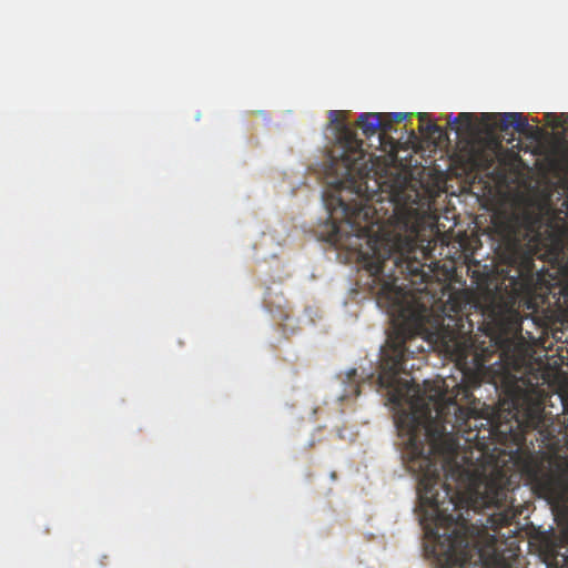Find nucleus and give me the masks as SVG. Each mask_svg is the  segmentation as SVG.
Masks as SVG:
<instances>
[{
    "label": "nucleus",
    "mask_w": 568,
    "mask_h": 568,
    "mask_svg": "<svg viewBox=\"0 0 568 568\" xmlns=\"http://www.w3.org/2000/svg\"><path fill=\"white\" fill-rule=\"evenodd\" d=\"M377 382L393 404L412 405L410 413L398 416L396 427L407 468L418 478L422 523L440 568H490L501 561L498 537L480 536L459 511L496 508L487 518L495 532L518 516L510 497L518 475L497 464H475L467 450L460 452L459 437H478L474 410L444 394L424 403L419 386L399 375H378Z\"/></svg>",
    "instance_id": "obj_1"
},
{
    "label": "nucleus",
    "mask_w": 568,
    "mask_h": 568,
    "mask_svg": "<svg viewBox=\"0 0 568 568\" xmlns=\"http://www.w3.org/2000/svg\"><path fill=\"white\" fill-rule=\"evenodd\" d=\"M328 122L334 131V144L326 152L322 150V183L334 189H355L372 172V155L365 152L363 141L347 123L345 111H329Z\"/></svg>",
    "instance_id": "obj_2"
},
{
    "label": "nucleus",
    "mask_w": 568,
    "mask_h": 568,
    "mask_svg": "<svg viewBox=\"0 0 568 568\" xmlns=\"http://www.w3.org/2000/svg\"><path fill=\"white\" fill-rule=\"evenodd\" d=\"M539 217L531 213L513 215L495 225L501 260L517 271L518 277L532 276L534 256L540 233Z\"/></svg>",
    "instance_id": "obj_3"
},
{
    "label": "nucleus",
    "mask_w": 568,
    "mask_h": 568,
    "mask_svg": "<svg viewBox=\"0 0 568 568\" xmlns=\"http://www.w3.org/2000/svg\"><path fill=\"white\" fill-rule=\"evenodd\" d=\"M443 344L446 352L455 358L457 365L466 372H473L476 385L481 382L497 385L496 374L504 367L499 365L498 369L495 371L493 365H489L495 352L489 346H485L484 342L479 345L471 335V329L465 333L460 329L448 331L445 328Z\"/></svg>",
    "instance_id": "obj_4"
},
{
    "label": "nucleus",
    "mask_w": 568,
    "mask_h": 568,
    "mask_svg": "<svg viewBox=\"0 0 568 568\" xmlns=\"http://www.w3.org/2000/svg\"><path fill=\"white\" fill-rule=\"evenodd\" d=\"M480 120L487 132H493L496 129L506 132L509 128H513L517 133L529 139H538L541 133L540 129L530 125L527 118L520 112H483L480 113Z\"/></svg>",
    "instance_id": "obj_5"
},
{
    "label": "nucleus",
    "mask_w": 568,
    "mask_h": 568,
    "mask_svg": "<svg viewBox=\"0 0 568 568\" xmlns=\"http://www.w3.org/2000/svg\"><path fill=\"white\" fill-rule=\"evenodd\" d=\"M357 125L366 138H371L382 131L384 133L392 130V123L383 120V113L366 112L359 114Z\"/></svg>",
    "instance_id": "obj_6"
},
{
    "label": "nucleus",
    "mask_w": 568,
    "mask_h": 568,
    "mask_svg": "<svg viewBox=\"0 0 568 568\" xmlns=\"http://www.w3.org/2000/svg\"><path fill=\"white\" fill-rule=\"evenodd\" d=\"M523 424L525 428L538 429L542 433L541 428L545 426L544 408L540 405L529 407Z\"/></svg>",
    "instance_id": "obj_7"
},
{
    "label": "nucleus",
    "mask_w": 568,
    "mask_h": 568,
    "mask_svg": "<svg viewBox=\"0 0 568 568\" xmlns=\"http://www.w3.org/2000/svg\"><path fill=\"white\" fill-rule=\"evenodd\" d=\"M474 120L475 114L470 112H460L456 116H453V114L448 116L449 124H458L467 131L474 130Z\"/></svg>",
    "instance_id": "obj_8"
},
{
    "label": "nucleus",
    "mask_w": 568,
    "mask_h": 568,
    "mask_svg": "<svg viewBox=\"0 0 568 568\" xmlns=\"http://www.w3.org/2000/svg\"><path fill=\"white\" fill-rule=\"evenodd\" d=\"M410 114L404 112L383 113V120L389 123H399L406 120Z\"/></svg>",
    "instance_id": "obj_9"
},
{
    "label": "nucleus",
    "mask_w": 568,
    "mask_h": 568,
    "mask_svg": "<svg viewBox=\"0 0 568 568\" xmlns=\"http://www.w3.org/2000/svg\"><path fill=\"white\" fill-rule=\"evenodd\" d=\"M419 130H420V132L427 133L429 135L442 134V132H443L442 128L439 125H437L436 123H433V122H429L426 125L422 124L419 126Z\"/></svg>",
    "instance_id": "obj_10"
},
{
    "label": "nucleus",
    "mask_w": 568,
    "mask_h": 568,
    "mask_svg": "<svg viewBox=\"0 0 568 568\" xmlns=\"http://www.w3.org/2000/svg\"><path fill=\"white\" fill-rule=\"evenodd\" d=\"M546 118L548 120V122H550V124L552 125V128H561L562 126V122L559 120V116L555 113H547L546 114Z\"/></svg>",
    "instance_id": "obj_11"
},
{
    "label": "nucleus",
    "mask_w": 568,
    "mask_h": 568,
    "mask_svg": "<svg viewBox=\"0 0 568 568\" xmlns=\"http://www.w3.org/2000/svg\"><path fill=\"white\" fill-rule=\"evenodd\" d=\"M450 308L452 311H454L456 314H458L459 312H462V305L460 303H458L455 297L450 296Z\"/></svg>",
    "instance_id": "obj_12"
},
{
    "label": "nucleus",
    "mask_w": 568,
    "mask_h": 568,
    "mask_svg": "<svg viewBox=\"0 0 568 568\" xmlns=\"http://www.w3.org/2000/svg\"><path fill=\"white\" fill-rule=\"evenodd\" d=\"M338 204L344 213L345 216H348L349 215V211H351V207L348 204H346L345 202H343L341 199H338Z\"/></svg>",
    "instance_id": "obj_13"
},
{
    "label": "nucleus",
    "mask_w": 568,
    "mask_h": 568,
    "mask_svg": "<svg viewBox=\"0 0 568 568\" xmlns=\"http://www.w3.org/2000/svg\"><path fill=\"white\" fill-rule=\"evenodd\" d=\"M353 388H354V389H353V394H354L355 396H358V395H359V393H361L359 385H355Z\"/></svg>",
    "instance_id": "obj_14"
},
{
    "label": "nucleus",
    "mask_w": 568,
    "mask_h": 568,
    "mask_svg": "<svg viewBox=\"0 0 568 568\" xmlns=\"http://www.w3.org/2000/svg\"><path fill=\"white\" fill-rule=\"evenodd\" d=\"M491 164H493V159H489V160H486V163L483 166H484V169H488L491 166Z\"/></svg>",
    "instance_id": "obj_15"
},
{
    "label": "nucleus",
    "mask_w": 568,
    "mask_h": 568,
    "mask_svg": "<svg viewBox=\"0 0 568 568\" xmlns=\"http://www.w3.org/2000/svg\"><path fill=\"white\" fill-rule=\"evenodd\" d=\"M356 375V369H352L349 373H348V379H353V377Z\"/></svg>",
    "instance_id": "obj_16"
},
{
    "label": "nucleus",
    "mask_w": 568,
    "mask_h": 568,
    "mask_svg": "<svg viewBox=\"0 0 568 568\" xmlns=\"http://www.w3.org/2000/svg\"><path fill=\"white\" fill-rule=\"evenodd\" d=\"M425 118H426V113H420V114H419V120H420V122H422Z\"/></svg>",
    "instance_id": "obj_17"
},
{
    "label": "nucleus",
    "mask_w": 568,
    "mask_h": 568,
    "mask_svg": "<svg viewBox=\"0 0 568 568\" xmlns=\"http://www.w3.org/2000/svg\"><path fill=\"white\" fill-rule=\"evenodd\" d=\"M322 204L326 205V199L324 193L322 194Z\"/></svg>",
    "instance_id": "obj_18"
},
{
    "label": "nucleus",
    "mask_w": 568,
    "mask_h": 568,
    "mask_svg": "<svg viewBox=\"0 0 568 568\" xmlns=\"http://www.w3.org/2000/svg\"><path fill=\"white\" fill-rule=\"evenodd\" d=\"M469 395V390L468 389H464V396L467 398Z\"/></svg>",
    "instance_id": "obj_19"
},
{
    "label": "nucleus",
    "mask_w": 568,
    "mask_h": 568,
    "mask_svg": "<svg viewBox=\"0 0 568 568\" xmlns=\"http://www.w3.org/2000/svg\"><path fill=\"white\" fill-rule=\"evenodd\" d=\"M566 118V122L568 123V113L564 114Z\"/></svg>",
    "instance_id": "obj_20"
}]
</instances>
